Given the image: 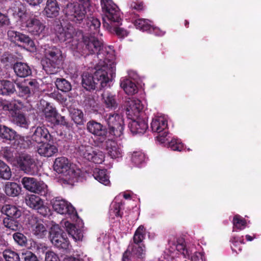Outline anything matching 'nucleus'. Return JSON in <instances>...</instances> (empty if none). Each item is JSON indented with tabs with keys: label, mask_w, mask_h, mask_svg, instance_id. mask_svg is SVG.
Here are the masks:
<instances>
[{
	"label": "nucleus",
	"mask_w": 261,
	"mask_h": 261,
	"mask_svg": "<svg viewBox=\"0 0 261 261\" xmlns=\"http://www.w3.org/2000/svg\"><path fill=\"white\" fill-rule=\"evenodd\" d=\"M101 7L105 15L103 17L104 27L108 31L115 33L120 38L127 36L128 33L115 24V22H119L121 19L120 13L117 6L112 0H101Z\"/></svg>",
	"instance_id": "f257e3e1"
},
{
	"label": "nucleus",
	"mask_w": 261,
	"mask_h": 261,
	"mask_svg": "<svg viewBox=\"0 0 261 261\" xmlns=\"http://www.w3.org/2000/svg\"><path fill=\"white\" fill-rule=\"evenodd\" d=\"M55 34L61 42H66L72 49H80V41L83 38L82 31L76 30L73 26L63 27L58 24L54 28Z\"/></svg>",
	"instance_id": "f03ea898"
},
{
	"label": "nucleus",
	"mask_w": 261,
	"mask_h": 261,
	"mask_svg": "<svg viewBox=\"0 0 261 261\" xmlns=\"http://www.w3.org/2000/svg\"><path fill=\"white\" fill-rule=\"evenodd\" d=\"M144 84L140 78L132 71V116H141L143 105L140 100L144 95Z\"/></svg>",
	"instance_id": "7ed1b4c3"
},
{
	"label": "nucleus",
	"mask_w": 261,
	"mask_h": 261,
	"mask_svg": "<svg viewBox=\"0 0 261 261\" xmlns=\"http://www.w3.org/2000/svg\"><path fill=\"white\" fill-rule=\"evenodd\" d=\"M115 74V64L114 63H106L105 61L99 64L96 67L94 72V79L101 87L107 86L112 81Z\"/></svg>",
	"instance_id": "20e7f679"
},
{
	"label": "nucleus",
	"mask_w": 261,
	"mask_h": 261,
	"mask_svg": "<svg viewBox=\"0 0 261 261\" xmlns=\"http://www.w3.org/2000/svg\"><path fill=\"white\" fill-rule=\"evenodd\" d=\"M70 163L68 159L62 156L56 159L54 164V170L59 174L64 176V179L72 183L77 181L80 174L79 170H75L70 167Z\"/></svg>",
	"instance_id": "39448f33"
},
{
	"label": "nucleus",
	"mask_w": 261,
	"mask_h": 261,
	"mask_svg": "<svg viewBox=\"0 0 261 261\" xmlns=\"http://www.w3.org/2000/svg\"><path fill=\"white\" fill-rule=\"evenodd\" d=\"M77 153L79 155L95 164H100L104 161L105 155L103 152L98 150H95L90 146H79Z\"/></svg>",
	"instance_id": "423d86ee"
},
{
	"label": "nucleus",
	"mask_w": 261,
	"mask_h": 261,
	"mask_svg": "<svg viewBox=\"0 0 261 261\" xmlns=\"http://www.w3.org/2000/svg\"><path fill=\"white\" fill-rule=\"evenodd\" d=\"M16 162L20 169L29 174H34L37 169L34 158L27 153H21L16 156Z\"/></svg>",
	"instance_id": "0eeeda50"
},
{
	"label": "nucleus",
	"mask_w": 261,
	"mask_h": 261,
	"mask_svg": "<svg viewBox=\"0 0 261 261\" xmlns=\"http://www.w3.org/2000/svg\"><path fill=\"white\" fill-rule=\"evenodd\" d=\"M80 49H76L79 51H81L82 44L85 46V49H87L90 54H98L103 47V43L101 39L97 36L90 35V36H84L80 41Z\"/></svg>",
	"instance_id": "6e6552de"
},
{
	"label": "nucleus",
	"mask_w": 261,
	"mask_h": 261,
	"mask_svg": "<svg viewBox=\"0 0 261 261\" xmlns=\"http://www.w3.org/2000/svg\"><path fill=\"white\" fill-rule=\"evenodd\" d=\"M167 121L163 117H155L151 123V128L153 132L159 134L157 139L161 143L165 141V138L168 135Z\"/></svg>",
	"instance_id": "1a4fd4ad"
},
{
	"label": "nucleus",
	"mask_w": 261,
	"mask_h": 261,
	"mask_svg": "<svg viewBox=\"0 0 261 261\" xmlns=\"http://www.w3.org/2000/svg\"><path fill=\"white\" fill-rule=\"evenodd\" d=\"M21 183L24 188L30 192L41 195H45L46 192L47 186L34 178L24 177L21 179Z\"/></svg>",
	"instance_id": "9d476101"
},
{
	"label": "nucleus",
	"mask_w": 261,
	"mask_h": 261,
	"mask_svg": "<svg viewBox=\"0 0 261 261\" xmlns=\"http://www.w3.org/2000/svg\"><path fill=\"white\" fill-rule=\"evenodd\" d=\"M107 121L111 134L118 137H120L123 131V120L119 115L116 113L107 115Z\"/></svg>",
	"instance_id": "9b49d317"
},
{
	"label": "nucleus",
	"mask_w": 261,
	"mask_h": 261,
	"mask_svg": "<svg viewBox=\"0 0 261 261\" xmlns=\"http://www.w3.org/2000/svg\"><path fill=\"white\" fill-rule=\"evenodd\" d=\"M25 203L30 207L36 210L43 216H46L49 212V209L44 204L43 200L38 196L31 194L25 197Z\"/></svg>",
	"instance_id": "f8f14e48"
},
{
	"label": "nucleus",
	"mask_w": 261,
	"mask_h": 261,
	"mask_svg": "<svg viewBox=\"0 0 261 261\" xmlns=\"http://www.w3.org/2000/svg\"><path fill=\"white\" fill-rule=\"evenodd\" d=\"M28 32L33 35L40 36L44 35L45 25L43 22L35 17L29 18L25 22Z\"/></svg>",
	"instance_id": "ddd939ff"
},
{
	"label": "nucleus",
	"mask_w": 261,
	"mask_h": 261,
	"mask_svg": "<svg viewBox=\"0 0 261 261\" xmlns=\"http://www.w3.org/2000/svg\"><path fill=\"white\" fill-rule=\"evenodd\" d=\"M50 240L52 244L59 248L66 249L69 245L65 234L61 233L60 229L56 226L51 228L50 231Z\"/></svg>",
	"instance_id": "4468645a"
},
{
	"label": "nucleus",
	"mask_w": 261,
	"mask_h": 261,
	"mask_svg": "<svg viewBox=\"0 0 261 261\" xmlns=\"http://www.w3.org/2000/svg\"><path fill=\"white\" fill-rule=\"evenodd\" d=\"M20 96L28 98L33 96L39 89V84L35 80H32L27 85L22 83H16Z\"/></svg>",
	"instance_id": "2eb2a0df"
},
{
	"label": "nucleus",
	"mask_w": 261,
	"mask_h": 261,
	"mask_svg": "<svg viewBox=\"0 0 261 261\" xmlns=\"http://www.w3.org/2000/svg\"><path fill=\"white\" fill-rule=\"evenodd\" d=\"M28 227L32 232L38 238H43L47 232L46 227L43 222L33 216L29 219Z\"/></svg>",
	"instance_id": "dca6fc26"
},
{
	"label": "nucleus",
	"mask_w": 261,
	"mask_h": 261,
	"mask_svg": "<svg viewBox=\"0 0 261 261\" xmlns=\"http://www.w3.org/2000/svg\"><path fill=\"white\" fill-rule=\"evenodd\" d=\"M147 121L141 116H132V135L141 136L148 128Z\"/></svg>",
	"instance_id": "f3484780"
},
{
	"label": "nucleus",
	"mask_w": 261,
	"mask_h": 261,
	"mask_svg": "<svg viewBox=\"0 0 261 261\" xmlns=\"http://www.w3.org/2000/svg\"><path fill=\"white\" fill-rule=\"evenodd\" d=\"M86 128L90 133L100 137L101 142L106 139L107 132L106 128L101 123L91 120L87 123Z\"/></svg>",
	"instance_id": "a211bd4d"
},
{
	"label": "nucleus",
	"mask_w": 261,
	"mask_h": 261,
	"mask_svg": "<svg viewBox=\"0 0 261 261\" xmlns=\"http://www.w3.org/2000/svg\"><path fill=\"white\" fill-rule=\"evenodd\" d=\"M45 56L51 64L55 67L59 65L62 60V52L60 49L55 46L50 47L45 49Z\"/></svg>",
	"instance_id": "6ab92c4d"
},
{
	"label": "nucleus",
	"mask_w": 261,
	"mask_h": 261,
	"mask_svg": "<svg viewBox=\"0 0 261 261\" xmlns=\"http://www.w3.org/2000/svg\"><path fill=\"white\" fill-rule=\"evenodd\" d=\"M53 207L55 211L61 215H72L75 211L70 203L63 199H55L53 203Z\"/></svg>",
	"instance_id": "aec40b11"
},
{
	"label": "nucleus",
	"mask_w": 261,
	"mask_h": 261,
	"mask_svg": "<svg viewBox=\"0 0 261 261\" xmlns=\"http://www.w3.org/2000/svg\"><path fill=\"white\" fill-rule=\"evenodd\" d=\"M7 35L8 38L12 42H16L18 41L31 47L34 45L33 41L28 36L15 31L12 28L8 31Z\"/></svg>",
	"instance_id": "412c9836"
},
{
	"label": "nucleus",
	"mask_w": 261,
	"mask_h": 261,
	"mask_svg": "<svg viewBox=\"0 0 261 261\" xmlns=\"http://www.w3.org/2000/svg\"><path fill=\"white\" fill-rule=\"evenodd\" d=\"M51 135L47 129L44 127H37L32 135L31 139L37 143H42L49 141Z\"/></svg>",
	"instance_id": "4be33fe9"
},
{
	"label": "nucleus",
	"mask_w": 261,
	"mask_h": 261,
	"mask_svg": "<svg viewBox=\"0 0 261 261\" xmlns=\"http://www.w3.org/2000/svg\"><path fill=\"white\" fill-rule=\"evenodd\" d=\"M62 226L65 228L68 234L75 241H82L83 238L82 230L77 228L76 226L65 221L61 222Z\"/></svg>",
	"instance_id": "5701e85b"
},
{
	"label": "nucleus",
	"mask_w": 261,
	"mask_h": 261,
	"mask_svg": "<svg viewBox=\"0 0 261 261\" xmlns=\"http://www.w3.org/2000/svg\"><path fill=\"white\" fill-rule=\"evenodd\" d=\"M13 69L15 74L20 77H25L32 74V70L28 65L21 62L15 63Z\"/></svg>",
	"instance_id": "b1692460"
},
{
	"label": "nucleus",
	"mask_w": 261,
	"mask_h": 261,
	"mask_svg": "<svg viewBox=\"0 0 261 261\" xmlns=\"http://www.w3.org/2000/svg\"><path fill=\"white\" fill-rule=\"evenodd\" d=\"M38 153L45 157H50L58 152V148L54 145L43 143L38 147Z\"/></svg>",
	"instance_id": "393cba45"
},
{
	"label": "nucleus",
	"mask_w": 261,
	"mask_h": 261,
	"mask_svg": "<svg viewBox=\"0 0 261 261\" xmlns=\"http://www.w3.org/2000/svg\"><path fill=\"white\" fill-rule=\"evenodd\" d=\"M60 8L56 0H47L44 12L48 17H54L58 15Z\"/></svg>",
	"instance_id": "a878e982"
},
{
	"label": "nucleus",
	"mask_w": 261,
	"mask_h": 261,
	"mask_svg": "<svg viewBox=\"0 0 261 261\" xmlns=\"http://www.w3.org/2000/svg\"><path fill=\"white\" fill-rule=\"evenodd\" d=\"M22 106V102L14 100L9 101L6 100H1L0 102V108L4 111H8L12 112V114H14L15 111L20 109Z\"/></svg>",
	"instance_id": "bb28decb"
},
{
	"label": "nucleus",
	"mask_w": 261,
	"mask_h": 261,
	"mask_svg": "<svg viewBox=\"0 0 261 261\" xmlns=\"http://www.w3.org/2000/svg\"><path fill=\"white\" fill-rule=\"evenodd\" d=\"M106 144L108 153L112 158H117L120 155V148L116 142L112 140H108L106 141Z\"/></svg>",
	"instance_id": "cd10ccee"
},
{
	"label": "nucleus",
	"mask_w": 261,
	"mask_h": 261,
	"mask_svg": "<svg viewBox=\"0 0 261 261\" xmlns=\"http://www.w3.org/2000/svg\"><path fill=\"white\" fill-rule=\"evenodd\" d=\"M102 101L107 108L115 110L118 107V103L115 95L109 92H105L102 94Z\"/></svg>",
	"instance_id": "c85d7f7f"
},
{
	"label": "nucleus",
	"mask_w": 261,
	"mask_h": 261,
	"mask_svg": "<svg viewBox=\"0 0 261 261\" xmlns=\"http://www.w3.org/2000/svg\"><path fill=\"white\" fill-rule=\"evenodd\" d=\"M12 121L14 124L20 127L27 128L29 126V121L24 115L20 112L12 114Z\"/></svg>",
	"instance_id": "c756f323"
},
{
	"label": "nucleus",
	"mask_w": 261,
	"mask_h": 261,
	"mask_svg": "<svg viewBox=\"0 0 261 261\" xmlns=\"http://www.w3.org/2000/svg\"><path fill=\"white\" fill-rule=\"evenodd\" d=\"M91 14V11L90 10L89 13H88V15L86 16V18H88V21L87 22V25L89 27L91 34L96 35L99 34V28L100 26V22L99 19L93 17H89Z\"/></svg>",
	"instance_id": "7c9ffc66"
},
{
	"label": "nucleus",
	"mask_w": 261,
	"mask_h": 261,
	"mask_svg": "<svg viewBox=\"0 0 261 261\" xmlns=\"http://www.w3.org/2000/svg\"><path fill=\"white\" fill-rule=\"evenodd\" d=\"M93 176L96 180L105 186L110 185L109 176L108 175L106 170L95 169L93 173Z\"/></svg>",
	"instance_id": "2f4dec72"
},
{
	"label": "nucleus",
	"mask_w": 261,
	"mask_h": 261,
	"mask_svg": "<svg viewBox=\"0 0 261 261\" xmlns=\"http://www.w3.org/2000/svg\"><path fill=\"white\" fill-rule=\"evenodd\" d=\"M97 85L98 83L94 79V75L92 76L91 74L85 73L83 75L82 85L86 90L95 89L97 87Z\"/></svg>",
	"instance_id": "473e14b6"
},
{
	"label": "nucleus",
	"mask_w": 261,
	"mask_h": 261,
	"mask_svg": "<svg viewBox=\"0 0 261 261\" xmlns=\"http://www.w3.org/2000/svg\"><path fill=\"white\" fill-rule=\"evenodd\" d=\"M15 91L14 84L8 80H0V94L8 95Z\"/></svg>",
	"instance_id": "72a5a7b5"
},
{
	"label": "nucleus",
	"mask_w": 261,
	"mask_h": 261,
	"mask_svg": "<svg viewBox=\"0 0 261 261\" xmlns=\"http://www.w3.org/2000/svg\"><path fill=\"white\" fill-rule=\"evenodd\" d=\"M0 137L6 140H13L18 137L16 132L5 125L0 126Z\"/></svg>",
	"instance_id": "f704fd0d"
},
{
	"label": "nucleus",
	"mask_w": 261,
	"mask_h": 261,
	"mask_svg": "<svg viewBox=\"0 0 261 261\" xmlns=\"http://www.w3.org/2000/svg\"><path fill=\"white\" fill-rule=\"evenodd\" d=\"M2 211L7 216V217L14 219L19 218L21 215V211L17 207L9 204L3 206Z\"/></svg>",
	"instance_id": "c9c22d12"
},
{
	"label": "nucleus",
	"mask_w": 261,
	"mask_h": 261,
	"mask_svg": "<svg viewBox=\"0 0 261 261\" xmlns=\"http://www.w3.org/2000/svg\"><path fill=\"white\" fill-rule=\"evenodd\" d=\"M69 113L72 120L77 125H82L85 121L84 114L82 110L75 109L70 108Z\"/></svg>",
	"instance_id": "e433bc0d"
},
{
	"label": "nucleus",
	"mask_w": 261,
	"mask_h": 261,
	"mask_svg": "<svg viewBox=\"0 0 261 261\" xmlns=\"http://www.w3.org/2000/svg\"><path fill=\"white\" fill-rule=\"evenodd\" d=\"M20 187L15 182H8L5 187L6 194L13 197L17 196L20 193Z\"/></svg>",
	"instance_id": "4c0bfd02"
},
{
	"label": "nucleus",
	"mask_w": 261,
	"mask_h": 261,
	"mask_svg": "<svg viewBox=\"0 0 261 261\" xmlns=\"http://www.w3.org/2000/svg\"><path fill=\"white\" fill-rule=\"evenodd\" d=\"M4 226L10 230L17 231L21 228V225L16 220L11 218L6 217L3 220Z\"/></svg>",
	"instance_id": "58836bf2"
},
{
	"label": "nucleus",
	"mask_w": 261,
	"mask_h": 261,
	"mask_svg": "<svg viewBox=\"0 0 261 261\" xmlns=\"http://www.w3.org/2000/svg\"><path fill=\"white\" fill-rule=\"evenodd\" d=\"M232 223L233 231H235L236 229L239 230H243L247 225L246 220L238 214L234 216Z\"/></svg>",
	"instance_id": "ea45409f"
},
{
	"label": "nucleus",
	"mask_w": 261,
	"mask_h": 261,
	"mask_svg": "<svg viewBox=\"0 0 261 261\" xmlns=\"http://www.w3.org/2000/svg\"><path fill=\"white\" fill-rule=\"evenodd\" d=\"M145 159V154L141 151H134L132 153V163L135 166L140 167L144 162Z\"/></svg>",
	"instance_id": "a19ab883"
},
{
	"label": "nucleus",
	"mask_w": 261,
	"mask_h": 261,
	"mask_svg": "<svg viewBox=\"0 0 261 261\" xmlns=\"http://www.w3.org/2000/svg\"><path fill=\"white\" fill-rule=\"evenodd\" d=\"M57 88L61 91L67 92L71 90V84L66 80L63 78L57 79L55 82Z\"/></svg>",
	"instance_id": "79ce46f5"
},
{
	"label": "nucleus",
	"mask_w": 261,
	"mask_h": 261,
	"mask_svg": "<svg viewBox=\"0 0 261 261\" xmlns=\"http://www.w3.org/2000/svg\"><path fill=\"white\" fill-rule=\"evenodd\" d=\"M3 255L6 261H20L18 253L12 249H5L3 252Z\"/></svg>",
	"instance_id": "37998d69"
},
{
	"label": "nucleus",
	"mask_w": 261,
	"mask_h": 261,
	"mask_svg": "<svg viewBox=\"0 0 261 261\" xmlns=\"http://www.w3.org/2000/svg\"><path fill=\"white\" fill-rule=\"evenodd\" d=\"M11 175L10 167L0 160V178L8 180L10 178Z\"/></svg>",
	"instance_id": "c03bdc74"
},
{
	"label": "nucleus",
	"mask_w": 261,
	"mask_h": 261,
	"mask_svg": "<svg viewBox=\"0 0 261 261\" xmlns=\"http://www.w3.org/2000/svg\"><path fill=\"white\" fill-rule=\"evenodd\" d=\"M145 228L143 225H140L136 230L133 237V240L136 244H141L145 238Z\"/></svg>",
	"instance_id": "a18cd8bd"
},
{
	"label": "nucleus",
	"mask_w": 261,
	"mask_h": 261,
	"mask_svg": "<svg viewBox=\"0 0 261 261\" xmlns=\"http://www.w3.org/2000/svg\"><path fill=\"white\" fill-rule=\"evenodd\" d=\"M133 23L137 29L143 32L148 31L151 29V25L148 23L147 20L144 19H138Z\"/></svg>",
	"instance_id": "49530a36"
},
{
	"label": "nucleus",
	"mask_w": 261,
	"mask_h": 261,
	"mask_svg": "<svg viewBox=\"0 0 261 261\" xmlns=\"http://www.w3.org/2000/svg\"><path fill=\"white\" fill-rule=\"evenodd\" d=\"M145 246L143 244H136L132 248V254L133 253L137 257L142 258L145 256Z\"/></svg>",
	"instance_id": "de8ad7c7"
},
{
	"label": "nucleus",
	"mask_w": 261,
	"mask_h": 261,
	"mask_svg": "<svg viewBox=\"0 0 261 261\" xmlns=\"http://www.w3.org/2000/svg\"><path fill=\"white\" fill-rule=\"evenodd\" d=\"M169 147L172 150L181 151L184 148V145L181 143L180 140L178 139H172L169 142Z\"/></svg>",
	"instance_id": "09e8293b"
},
{
	"label": "nucleus",
	"mask_w": 261,
	"mask_h": 261,
	"mask_svg": "<svg viewBox=\"0 0 261 261\" xmlns=\"http://www.w3.org/2000/svg\"><path fill=\"white\" fill-rule=\"evenodd\" d=\"M120 86L128 95L130 93V79L129 76L122 77L120 80Z\"/></svg>",
	"instance_id": "8fccbe9b"
},
{
	"label": "nucleus",
	"mask_w": 261,
	"mask_h": 261,
	"mask_svg": "<svg viewBox=\"0 0 261 261\" xmlns=\"http://www.w3.org/2000/svg\"><path fill=\"white\" fill-rule=\"evenodd\" d=\"M118 198L116 197L115 198L114 201H113L111 205V209L110 213L111 215H114L117 217L120 216V210L121 203L119 202H117Z\"/></svg>",
	"instance_id": "3c124183"
},
{
	"label": "nucleus",
	"mask_w": 261,
	"mask_h": 261,
	"mask_svg": "<svg viewBox=\"0 0 261 261\" xmlns=\"http://www.w3.org/2000/svg\"><path fill=\"white\" fill-rule=\"evenodd\" d=\"M44 114L45 117L50 121L52 119H55L56 118L57 113L55 108L51 107H48L45 109Z\"/></svg>",
	"instance_id": "603ef678"
},
{
	"label": "nucleus",
	"mask_w": 261,
	"mask_h": 261,
	"mask_svg": "<svg viewBox=\"0 0 261 261\" xmlns=\"http://www.w3.org/2000/svg\"><path fill=\"white\" fill-rule=\"evenodd\" d=\"M14 241L20 246H24L27 244L26 237L21 233L16 232L13 236Z\"/></svg>",
	"instance_id": "864d4df0"
},
{
	"label": "nucleus",
	"mask_w": 261,
	"mask_h": 261,
	"mask_svg": "<svg viewBox=\"0 0 261 261\" xmlns=\"http://www.w3.org/2000/svg\"><path fill=\"white\" fill-rule=\"evenodd\" d=\"M176 249L178 252L184 254L187 252L185 241L183 238H179L177 240Z\"/></svg>",
	"instance_id": "5fc2aeb1"
},
{
	"label": "nucleus",
	"mask_w": 261,
	"mask_h": 261,
	"mask_svg": "<svg viewBox=\"0 0 261 261\" xmlns=\"http://www.w3.org/2000/svg\"><path fill=\"white\" fill-rule=\"evenodd\" d=\"M24 261H39L35 254L30 251H26L21 254Z\"/></svg>",
	"instance_id": "6e6d98bb"
},
{
	"label": "nucleus",
	"mask_w": 261,
	"mask_h": 261,
	"mask_svg": "<svg viewBox=\"0 0 261 261\" xmlns=\"http://www.w3.org/2000/svg\"><path fill=\"white\" fill-rule=\"evenodd\" d=\"M45 261H60L58 256L53 251H48L45 254Z\"/></svg>",
	"instance_id": "4d7b16f0"
},
{
	"label": "nucleus",
	"mask_w": 261,
	"mask_h": 261,
	"mask_svg": "<svg viewBox=\"0 0 261 261\" xmlns=\"http://www.w3.org/2000/svg\"><path fill=\"white\" fill-rule=\"evenodd\" d=\"M230 242L232 243L234 247L238 248L240 245L244 244V239L243 238L238 237H232L230 240Z\"/></svg>",
	"instance_id": "13d9d810"
},
{
	"label": "nucleus",
	"mask_w": 261,
	"mask_h": 261,
	"mask_svg": "<svg viewBox=\"0 0 261 261\" xmlns=\"http://www.w3.org/2000/svg\"><path fill=\"white\" fill-rule=\"evenodd\" d=\"M10 20L8 16L0 12V27L8 25Z\"/></svg>",
	"instance_id": "bf43d9fd"
},
{
	"label": "nucleus",
	"mask_w": 261,
	"mask_h": 261,
	"mask_svg": "<svg viewBox=\"0 0 261 261\" xmlns=\"http://www.w3.org/2000/svg\"><path fill=\"white\" fill-rule=\"evenodd\" d=\"M132 8L137 11H142L144 9L143 3L140 1L133 2L132 3Z\"/></svg>",
	"instance_id": "052dcab7"
},
{
	"label": "nucleus",
	"mask_w": 261,
	"mask_h": 261,
	"mask_svg": "<svg viewBox=\"0 0 261 261\" xmlns=\"http://www.w3.org/2000/svg\"><path fill=\"white\" fill-rule=\"evenodd\" d=\"M151 30H148L149 33L153 34L157 36H162L164 35V32L161 30L159 28L154 27L151 25Z\"/></svg>",
	"instance_id": "680f3d73"
},
{
	"label": "nucleus",
	"mask_w": 261,
	"mask_h": 261,
	"mask_svg": "<svg viewBox=\"0 0 261 261\" xmlns=\"http://www.w3.org/2000/svg\"><path fill=\"white\" fill-rule=\"evenodd\" d=\"M14 12L13 14L19 18H21L24 14V10L22 9L21 8L19 7L14 8Z\"/></svg>",
	"instance_id": "e2e57ef3"
},
{
	"label": "nucleus",
	"mask_w": 261,
	"mask_h": 261,
	"mask_svg": "<svg viewBox=\"0 0 261 261\" xmlns=\"http://www.w3.org/2000/svg\"><path fill=\"white\" fill-rule=\"evenodd\" d=\"M4 156L7 159V160L11 163H13L15 164V160L13 158V154L11 152L6 151L4 153Z\"/></svg>",
	"instance_id": "0e129e2a"
},
{
	"label": "nucleus",
	"mask_w": 261,
	"mask_h": 261,
	"mask_svg": "<svg viewBox=\"0 0 261 261\" xmlns=\"http://www.w3.org/2000/svg\"><path fill=\"white\" fill-rule=\"evenodd\" d=\"M192 261H203V255L200 252H196V254L192 257Z\"/></svg>",
	"instance_id": "69168bd1"
},
{
	"label": "nucleus",
	"mask_w": 261,
	"mask_h": 261,
	"mask_svg": "<svg viewBox=\"0 0 261 261\" xmlns=\"http://www.w3.org/2000/svg\"><path fill=\"white\" fill-rule=\"evenodd\" d=\"M130 252L127 250L123 255L122 261H130Z\"/></svg>",
	"instance_id": "338daca9"
},
{
	"label": "nucleus",
	"mask_w": 261,
	"mask_h": 261,
	"mask_svg": "<svg viewBox=\"0 0 261 261\" xmlns=\"http://www.w3.org/2000/svg\"><path fill=\"white\" fill-rule=\"evenodd\" d=\"M64 261H81L79 258L73 256H66L64 258Z\"/></svg>",
	"instance_id": "774afa93"
}]
</instances>
